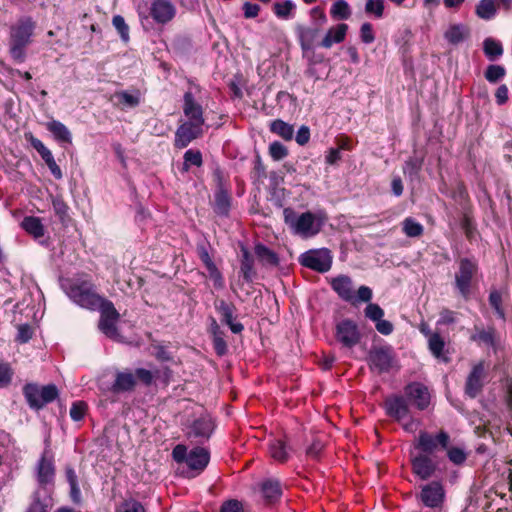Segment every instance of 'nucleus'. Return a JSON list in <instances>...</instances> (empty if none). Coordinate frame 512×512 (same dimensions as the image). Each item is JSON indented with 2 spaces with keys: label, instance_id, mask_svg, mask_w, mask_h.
<instances>
[{
  "label": "nucleus",
  "instance_id": "nucleus-1",
  "mask_svg": "<svg viewBox=\"0 0 512 512\" xmlns=\"http://www.w3.org/2000/svg\"><path fill=\"white\" fill-rule=\"evenodd\" d=\"M65 294L78 306L96 311L107 299L98 295L94 285L87 280L68 279L61 283Z\"/></svg>",
  "mask_w": 512,
  "mask_h": 512
},
{
  "label": "nucleus",
  "instance_id": "nucleus-2",
  "mask_svg": "<svg viewBox=\"0 0 512 512\" xmlns=\"http://www.w3.org/2000/svg\"><path fill=\"white\" fill-rule=\"evenodd\" d=\"M36 24L31 17H22L10 29L9 53L18 64L26 60V48L32 41Z\"/></svg>",
  "mask_w": 512,
  "mask_h": 512
},
{
  "label": "nucleus",
  "instance_id": "nucleus-3",
  "mask_svg": "<svg viewBox=\"0 0 512 512\" xmlns=\"http://www.w3.org/2000/svg\"><path fill=\"white\" fill-rule=\"evenodd\" d=\"M173 460L177 463H185L190 469V477L200 474L210 461V453L206 448L194 447L190 451L182 444L176 445L172 450Z\"/></svg>",
  "mask_w": 512,
  "mask_h": 512
},
{
  "label": "nucleus",
  "instance_id": "nucleus-4",
  "mask_svg": "<svg viewBox=\"0 0 512 512\" xmlns=\"http://www.w3.org/2000/svg\"><path fill=\"white\" fill-rule=\"evenodd\" d=\"M177 14V8L171 0H152L147 12L138 10V16L143 27L150 24V20L158 25L170 23Z\"/></svg>",
  "mask_w": 512,
  "mask_h": 512
},
{
  "label": "nucleus",
  "instance_id": "nucleus-5",
  "mask_svg": "<svg viewBox=\"0 0 512 512\" xmlns=\"http://www.w3.org/2000/svg\"><path fill=\"white\" fill-rule=\"evenodd\" d=\"M312 23L309 25H297L296 32L298 34L304 57L310 59L314 53V49L319 45L320 39V6H316L310 10Z\"/></svg>",
  "mask_w": 512,
  "mask_h": 512
},
{
  "label": "nucleus",
  "instance_id": "nucleus-6",
  "mask_svg": "<svg viewBox=\"0 0 512 512\" xmlns=\"http://www.w3.org/2000/svg\"><path fill=\"white\" fill-rule=\"evenodd\" d=\"M458 269L454 276V286L459 295L468 300L471 295L473 279L478 272L477 261L471 258H460L457 262Z\"/></svg>",
  "mask_w": 512,
  "mask_h": 512
},
{
  "label": "nucleus",
  "instance_id": "nucleus-7",
  "mask_svg": "<svg viewBox=\"0 0 512 512\" xmlns=\"http://www.w3.org/2000/svg\"><path fill=\"white\" fill-rule=\"evenodd\" d=\"M283 217L285 224L296 235L304 238H309L317 234L314 228L315 217L311 212L298 214L292 208H285L283 210Z\"/></svg>",
  "mask_w": 512,
  "mask_h": 512
},
{
  "label": "nucleus",
  "instance_id": "nucleus-8",
  "mask_svg": "<svg viewBox=\"0 0 512 512\" xmlns=\"http://www.w3.org/2000/svg\"><path fill=\"white\" fill-rule=\"evenodd\" d=\"M23 394L30 408L39 410L58 397V389L54 384L38 386L28 383L23 388Z\"/></svg>",
  "mask_w": 512,
  "mask_h": 512
},
{
  "label": "nucleus",
  "instance_id": "nucleus-9",
  "mask_svg": "<svg viewBox=\"0 0 512 512\" xmlns=\"http://www.w3.org/2000/svg\"><path fill=\"white\" fill-rule=\"evenodd\" d=\"M97 310L100 312L98 324L99 330L108 338L118 340L121 336L117 328V322L120 318L119 312L114 304L107 300Z\"/></svg>",
  "mask_w": 512,
  "mask_h": 512
},
{
  "label": "nucleus",
  "instance_id": "nucleus-10",
  "mask_svg": "<svg viewBox=\"0 0 512 512\" xmlns=\"http://www.w3.org/2000/svg\"><path fill=\"white\" fill-rule=\"evenodd\" d=\"M395 363L393 349L389 346L374 347L368 355V364L372 371L387 373Z\"/></svg>",
  "mask_w": 512,
  "mask_h": 512
},
{
  "label": "nucleus",
  "instance_id": "nucleus-11",
  "mask_svg": "<svg viewBox=\"0 0 512 512\" xmlns=\"http://www.w3.org/2000/svg\"><path fill=\"white\" fill-rule=\"evenodd\" d=\"M487 373L483 361L475 364L468 374L465 382L464 392L471 398H476L483 390Z\"/></svg>",
  "mask_w": 512,
  "mask_h": 512
},
{
  "label": "nucleus",
  "instance_id": "nucleus-12",
  "mask_svg": "<svg viewBox=\"0 0 512 512\" xmlns=\"http://www.w3.org/2000/svg\"><path fill=\"white\" fill-rule=\"evenodd\" d=\"M449 444V435L445 431L439 432L433 436L427 432H420L415 448L419 449L422 453L430 455L433 454L440 446L446 449Z\"/></svg>",
  "mask_w": 512,
  "mask_h": 512
},
{
  "label": "nucleus",
  "instance_id": "nucleus-13",
  "mask_svg": "<svg viewBox=\"0 0 512 512\" xmlns=\"http://www.w3.org/2000/svg\"><path fill=\"white\" fill-rule=\"evenodd\" d=\"M214 428L212 418L209 415H202L192 422L187 435L189 438L195 439L197 443H203L210 438Z\"/></svg>",
  "mask_w": 512,
  "mask_h": 512
},
{
  "label": "nucleus",
  "instance_id": "nucleus-14",
  "mask_svg": "<svg viewBox=\"0 0 512 512\" xmlns=\"http://www.w3.org/2000/svg\"><path fill=\"white\" fill-rule=\"evenodd\" d=\"M404 394L408 403H413L419 410H425L430 404V393L422 383H409L404 388Z\"/></svg>",
  "mask_w": 512,
  "mask_h": 512
},
{
  "label": "nucleus",
  "instance_id": "nucleus-15",
  "mask_svg": "<svg viewBox=\"0 0 512 512\" xmlns=\"http://www.w3.org/2000/svg\"><path fill=\"white\" fill-rule=\"evenodd\" d=\"M26 140L30 143V145L39 153L45 164L48 166L51 174L56 179H61L63 177L62 171L58 164L56 163L52 152L44 145V143L33 136L32 133L25 134Z\"/></svg>",
  "mask_w": 512,
  "mask_h": 512
},
{
  "label": "nucleus",
  "instance_id": "nucleus-16",
  "mask_svg": "<svg viewBox=\"0 0 512 512\" xmlns=\"http://www.w3.org/2000/svg\"><path fill=\"white\" fill-rule=\"evenodd\" d=\"M420 499L429 508L441 507L445 499V491L440 482L433 481L421 489Z\"/></svg>",
  "mask_w": 512,
  "mask_h": 512
},
{
  "label": "nucleus",
  "instance_id": "nucleus-17",
  "mask_svg": "<svg viewBox=\"0 0 512 512\" xmlns=\"http://www.w3.org/2000/svg\"><path fill=\"white\" fill-rule=\"evenodd\" d=\"M360 332L357 325L349 319L338 323L336 338L345 347L352 348L360 341Z\"/></svg>",
  "mask_w": 512,
  "mask_h": 512
},
{
  "label": "nucleus",
  "instance_id": "nucleus-18",
  "mask_svg": "<svg viewBox=\"0 0 512 512\" xmlns=\"http://www.w3.org/2000/svg\"><path fill=\"white\" fill-rule=\"evenodd\" d=\"M183 113L187 117V122H192L198 125H204L203 107L195 99L192 90H188L183 96Z\"/></svg>",
  "mask_w": 512,
  "mask_h": 512
},
{
  "label": "nucleus",
  "instance_id": "nucleus-19",
  "mask_svg": "<svg viewBox=\"0 0 512 512\" xmlns=\"http://www.w3.org/2000/svg\"><path fill=\"white\" fill-rule=\"evenodd\" d=\"M202 126L192 123L184 122L175 132V147L182 149L187 147L194 139L202 134Z\"/></svg>",
  "mask_w": 512,
  "mask_h": 512
},
{
  "label": "nucleus",
  "instance_id": "nucleus-20",
  "mask_svg": "<svg viewBox=\"0 0 512 512\" xmlns=\"http://www.w3.org/2000/svg\"><path fill=\"white\" fill-rule=\"evenodd\" d=\"M214 307L221 315L222 323L226 324L232 333L240 334L244 330L242 323L234 321V313L236 311L234 304L227 303L225 300H217L214 303Z\"/></svg>",
  "mask_w": 512,
  "mask_h": 512
},
{
  "label": "nucleus",
  "instance_id": "nucleus-21",
  "mask_svg": "<svg viewBox=\"0 0 512 512\" xmlns=\"http://www.w3.org/2000/svg\"><path fill=\"white\" fill-rule=\"evenodd\" d=\"M413 473L421 480L429 479L436 471V463L426 454H419L411 458Z\"/></svg>",
  "mask_w": 512,
  "mask_h": 512
},
{
  "label": "nucleus",
  "instance_id": "nucleus-22",
  "mask_svg": "<svg viewBox=\"0 0 512 512\" xmlns=\"http://www.w3.org/2000/svg\"><path fill=\"white\" fill-rule=\"evenodd\" d=\"M387 415L398 422H402L409 416L408 401L404 396H392L385 400Z\"/></svg>",
  "mask_w": 512,
  "mask_h": 512
},
{
  "label": "nucleus",
  "instance_id": "nucleus-23",
  "mask_svg": "<svg viewBox=\"0 0 512 512\" xmlns=\"http://www.w3.org/2000/svg\"><path fill=\"white\" fill-rule=\"evenodd\" d=\"M46 129L62 147L72 144V134L62 122L58 120L49 121L46 124Z\"/></svg>",
  "mask_w": 512,
  "mask_h": 512
},
{
  "label": "nucleus",
  "instance_id": "nucleus-24",
  "mask_svg": "<svg viewBox=\"0 0 512 512\" xmlns=\"http://www.w3.org/2000/svg\"><path fill=\"white\" fill-rule=\"evenodd\" d=\"M55 476V468L52 458H47V451H44L37 465V479L42 485L49 484Z\"/></svg>",
  "mask_w": 512,
  "mask_h": 512
},
{
  "label": "nucleus",
  "instance_id": "nucleus-25",
  "mask_svg": "<svg viewBox=\"0 0 512 512\" xmlns=\"http://www.w3.org/2000/svg\"><path fill=\"white\" fill-rule=\"evenodd\" d=\"M333 290L345 301H352L354 295L352 292V281L346 275H340L331 280Z\"/></svg>",
  "mask_w": 512,
  "mask_h": 512
},
{
  "label": "nucleus",
  "instance_id": "nucleus-26",
  "mask_svg": "<svg viewBox=\"0 0 512 512\" xmlns=\"http://www.w3.org/2000/svg\"><path fill=\"white\" fill-rule=\"evenodd\" d=\"M470 339L478 344H484L488 347L496 348L498 337L496 329L489 326L487 329L475 327V333L471 335Z\"/></svg>",
  "mask_w": 512,
  "mask_h": 512
},
{
  "label": "nucleus",
  "instance_id": "nucleus-27",
  "mask_svg": "<svg viewBox=\"0 0 512 512\" xmlns=\"http://www.w3.org/2000/svg\"><path fill=\"white\" fill-rule=\"evenodd\" d=\"M347 31L348 25L345 23H340L331 27L322 38V47L330 48L333 44L343 42Z\"/></svg>",
  "mask_w": 512,
  "mask_h": 512
},
{
  "label": "nucleus",
  "instance_id": "nucleus-28",
  "mask_svg": "<svg viewBox=\"0 0 512 512\" xmlns=\"http://www.w3.org/2000/svg\"><path fill=\"white\" fill-rule=\"evenodd\" d=\"M272 10L278 19L287 21L295 17L296 4L292 0H276Z\"/></svg>",
  "mask_w": 512,
  "mask_h": 512
},
{
  "label": "nucleus",
  "instance_id": "nucleus-29",
  "mask_svg": "<svg viewBox=\"0 0 512 512\" xmlns=\"http://www.w3.org/2000/svg\"><path fill=\"white\" fill-rule=\"evenodd\" d=\"M242 257L240 263V273L243 279L250 283L253 281L256 272L254 270V258L246 247L241 248Z\"/></svg>",
  "mask_w": 512,
  "mask_h": 512
},
{
  "label": "nucleus",
  "instance_id": "nucleus-30",
  "mask_svg": "<svg viewBox=\"0 0 512 512\" xmlns=\"http://www.w3.org/2000/svg\"><path fill=\"white\" fill-rule=\"evenodd\" d=\"M231 198L226 189L220 186L214 194V211L221 216H227L230 211Z\"/></svg>",
  "mask_w": 512,
  "mask_h": 512
},
{
  "label": "nucleus",
  "instance_id": "nucleus-31",
  "mask_svg": "<svg viewBox=\"0 0 512 512\" xmlns=\"http://www.w3.org/2000/svg\"><path fill=\"white\" fill-rule=\"evenodd\" d=\"M349 149L350 146L348 138L338 139L336 146L329 148V150L327 151V154L325 156V163L331 166L338 165L342 159L343 151Z\"/></svg>",
  "mask_w": 512,
  "mask_h": 512
},
{
  "label": "nucleus",
  "instance_id": "nucleus-32",
  "mask_svg": "<svg viewBox=\"0 0 512 512\" xmlns=\"http://www.w3.org/2000/svg\"><path fill=\"white\" fill-rule=\"evenodd\" d=\"M135 376L131 372H117L115 381L111 387L114 393L131 391L135 387Z\"/></svg>",
  "mask_w": 512,
  "mask_h": 512
},
{
  "label": "nucleus",
  "instance_id": "nucleus-33",
  "mask_svg": "<svg viewBox=\"0 0 512 512\" xmlns=\"http://www.w3.org/2000/svg\"><path fill=\"white\" fill-rule=\"evenodd\" d=\"M140 91L133 90L132 92L123 90L114 93L113 97L117 100V103L126 108H134L140 104Z\"/></svg>",
  "mask_w": 512,
  "mask_h": 512
},
{
  "label": "nucleus",
  "instance_id": "nucleus-34",
  "mask_svg": "<svg viewBox=\"0 0 512 512\" xmlns=\"http://www.w3.org/2000/svg\"><path fill=\"white\" fill-rule=\"evenodd\" d=\"M269 129L285 141H291L294 138V127L281 119L273 120Z\"/></svg>",
  "mask_w": 512,
  "mask_h": 512
},
{
  "label": "nucleus",
  "instance_id": "nucleus-35",
  "mask_svg": "<svg viewBox=\"0 0 512 512\" xmlns=\"http://www.w3.org/2000/svg\"><path fill=\"white\" fill-rule=\"evenodd\" d=\"M22 228L32 235L35 239H39L44 236V226L38 217L27 216L21 222Z\"/></svg>",
  "mask_w": 512,
  "mask_h": 512
},
{
  "label": "nucleus",
  "instance_id": "nucleus-36",
  "mask_svg": "<svg viewBox=\"0 0 512 512\" xmlns=\"http://www.w3.org/2000/svg\"><path fill=\"white\" fill-rule=\"evenodd\" d=\"M444 36L449 43L457 45L469 36V29L463 24H455L450 26Z\"/></svg>",
  "mask_w": 512,
  "mask_h": 512
},
{
  "label": "nucleus",
  "instance_id": "nucleus-37",
  "mask_svg": "<svg viewBox=\"0 0 512 512\" xmlns=\"http://www.w3.org/2000/svg\"><path fill=\"white\" fill-rule=\"evenodd\" d=\"M270 454L273 459L285 462L289 457L290 448L282 439H273L269 445Z\"/></svg>",
  "mask_w": 512,
  "mask_h": 512
},
{
  "label": "nucleus",
  "instance_id": "nucleus-38",
  "mask_svg": "<svg viewBox=\"0 0 512 512\" xmlns=\"http://www.w3.org/2000/svg\"><path fill=\"white\" fill-rule=\"evenodd\" d=\"M264 498L270 502L277 500L282 493L281 484L278 480L268 479L261 485Z\"/></svg>",
  "mask_w": 512,
  "mask_h": 512
},
{
  "label": "nucleus",
  "instance_id": "nucleus-39",
  "mask_svg": "<svg viewBox=\"0 0 512 512\" xmlns=\"http://www.w3.org/2000/svg\"><path fill=\"white\" fill-rule=\"evenodd\" d=\"M483 51L490 61H494L503 54V47L500 41L487 37L483 41Z\"/></svg>",
  "mask_w": 512,
  "mask_h": 512
},
{
  "label": "nucleus",
  "instance_id": "nucleus-40",
  "mask_svg": "<svg viewBox=\"0 0 512 512\" xmlns=\"http://www.w3.org/2000/svg\"><path fill=\"white\" fill-rule=\"evenodd\" d=\"M422 165L423 158L411 156L404 162L403 173L406 177L413 181L418 177L419 172L422 169Z\"/></svg>",
  "mask_w": 512,
  "mask_h": 512
},
{
  "label": "nucleus",
  "instance_id": "nucleus-41",
  "mask_svg": "<svg viewBox=\"0 0 512 512\" xmlns=\"http://www.w3.org/2000/svg\"><path fill=\"white\" fill-rule=\"evenodd\" d=\"M302 266L320 272V250H309L299 257Z\"/></svg>",
  "mask_w": 512,
  "mask_h": 512
},
{
  "label": "nucleus",
  "instance_id": "nucleus-42",
  "mask_svg": "<svg viewBox=\"0 0 512 512\" xmlns=\"http://www.w3.org/2000/svg\"><path fill=\"white\" fill-rule=\"evenodd\" d=\"M497 12V7L494 0H480L476 6V15L484 20L492 19Z\"/></svg>",
  "mask_w": 512,
  "mask_h": 512
},
{
  "label": "nucleus",
  "instance_id": "nucleus-43",
  "mask_svg": "<svg viewBox=\"0 0 512 512\" xmlns=\"http://www.w3.org/2000/svg\"><path fill=\"white\" fill-rule=\"evenodd\" d=\"M255 254L263 264L272 266L278 264L279 259L276 253H274L264 244L259 243L255 246Z\"/></svg>",
  "mask_w": 512,
  "mask_h": 512
},
{
  "label": "nucleus",
  "instance_id": "nucleus-44",
  "mask_svg": "<svg viewBox=\"0 0 512 512\" xmlns=\"http://www.w3.org/2000/svg\"><path fill=\"white\" fill-rule=\"evenodd\" d=\"M330 14L335 20H347L351 16V9L345 0H338L332 5Z\"/></svg>",
  "mask_w": 512,
  "mask_h": 512
},
{
  "label": "nucleus",
  "instance_id": "nucleus-45",
  "mask_svg": "<svg viewBox=\"0 0 512 512\" xmlns=\"http://www.w3.org/2000/svg\"><path fill=\"white\" fill-rule=\"evenodd\" d=\"M402 230L408 237H420L423 234V226L411 217L405 218L402 222Z\"/></svg>",
  "mask_w": 512,
  "mask_h": 512
},
{
  "label": "nucleus",
  "instance_id": "nucleus-46",
  "mask_svg": "<svg viewBox=\"0 0 512 512\" xmlns=\"http://www.w3.org/2000/svg\"><path fill=\"white\" fill-rule=\"evenodd\" d=\"M183 170L188 171L190 166L200 167L203 163L202 154L199 150L188 149L184 153Z\"/></svg>",
  "mask_w": 512,
  "mask_h": 512
},
{
  "label": "nucleus",
  "instance_id": "nucleus-47",
  "mask_svg": "<svg viewBox=\"0 0 512 512\" xmlns=\"http://www.w3.org/2000/svg\"><path fill=\"white\" fill-rule=\"evenodd\" d=\"M489 304L494 309L496 315L503 321L506 320V314L502 306V295L497 290H492L489 294Z\"/></svg>",
  "mask_w": 512,
  "mask_h": 512
},
{
  "label": "nucleus",
  "instance_id": "nucleus-48",
  "mask_svg": "<svg viewBox=\"0 0 512 512\" xmlns=\"http://www.w3.org/2000/svg\"><path fill=\"white\" fill-rule=\"evenodd\" d=\"M506 74V70L501 65H489L485 71V78L490 83H496Z\"/></svg>",
  "mask_w": 512,
  "mask_h": 512
},
{
  "label": "nucleus",
  "instance_id": "nucleus-49",
  "mask_svg": "<svg viewBox=\"0 0 512 512\" xmlns=\"http://www.w3.org/2000/svg\"><path fill=\"white\" fill-rule=\"evenodd\" d=\"M429 349L436 358H440L445 346L444 340L438 333H434L429 337Z\"/></svg>",
  "mask_w": 512,
  "mask_h": 512
},
{
  "label": "nucleus",
  "instance_id": "nucleus-50",
  "mask_svg": "<svg viewBox=\"0 0 512 512\" xmlns=\"http://www.w3.org/2000/svg\"><path fill=\"white\" fill-rule=\"evenodd\" d=\"M269 155L274 161H280L287 157V147L279 141H274L269 145Z\"/></svg>",
  "mask_w": 512,
  "mask_h": 512
},
{
  "label": "nucleus",
  "instance_id": "nucleus-51",
  "mask_svg": "<svg viewBox=\"0 0 512 512\" xmlns=\"http://www.w3.org/2000/svg\"><path fill=\"white\" fill-rule=\"evenodd\" d=\"M115 512H146V510L139 501L130 498L117 506Z\"/></svg>",
  "mask_w": 512,
  "mask_h": 512
},
{
  "label": "nucleus",
  "instance_id": "nucleus-52",
  "mask_svg": "<svg viewBox=\"0 0 512 512\" xmlns=\"http://www.w3.org/2000/svg\"><path fill=\"white\" fill-rule=\"evenodd\" d=\"M114 28L120 35L124 42L129 41V26L126 24L125 19L121 15H115L112 19Z\"/></svg>",
  "mask_w": 512,
  "mask_h": 512
},
{
  "label": "nucleus",
  "instance_id": "nucleus-53",
  "mask_svg": "<svg viewBox=\"0 0 512 512\" xmlns=\"http://www.w3.org/2000/svg\"><path fill=\"white\" fill-rule=\"evenodd\" d=\"M365 12L374 15L376 18H381L384 13V0H367Z\"/></svg>",
  "mask_w": 512,
  "mask_h": 512
},
{
  "label": "nucleus",
  "instance_id": "nucleus-54",
  "mask_svg": "<svg viewBox=\"0 0 512 512\" xmlns=\"http://www.w3.org/2000/svg\"><path fill=\"white\" fill-rule=\"evenodd\" d=\"M49 507V499L40 498L39 493H35L32 503L27 508L26 512H47Z\"/></svg>",
  "mask_w": 512,
  "mask_h": 512
},
{
  "label": "nucleus",
  "instance_id": "nucleus-55",
  "mask_svg": "<svg viewBox=\"0 0 512 512\" xmlns=\"http://www.w3.org/2000/svg\"><path fill=\"white\" fill-rule=\"evenodd\" d=\"M52 206L55 214L59 217V219L64 222L68 217L69 207L60 197L53 198Z\"/></svg>",
  "mask_w": 512,
  "mask_h": 512
},
{
  "label": "nucleus",
  "instance_id": "nucleus-56",
  "mask_svg": "<svg viewBox=\"0 0 512 512\" xmlns=\"http://www.w3.org/2000/svg\"><path fill=\"white\" fill-rule=\"evenodd\" d=\"M447 456L449 460L455 465L463 464L467 459L465 451L458 447H452L448 450Z\"/></svg>",
  "mask_w": 512,
  "mask_h": 512
},
{
  "label": "nucleus",
  "instance_id": "nucleus-57",
  "mask_svg": "<svg viewBox=\"0 0 512 512\" xmlns=\"http://www.w3.org/2000/svg\"><path fill=\"white\" fill-rule=\"evenodd\" d=\"M364 312L365 316L374 322L379 321L384 316L383 309L375 303H369Z\"/></svg>",
  "mask_w": 512,
  "mask_h": 512
},
{
  "label": "nucleus",
  "instance_id": "nucleus-58",
  "mask_svg": "<svg viewBox=\"0 0 512 512\" xmlns=\"http://www.w3.org/2000/svg\"><path fill=\"white\" fill-rule=\"evenodd\" d=\"M33 335V329L29 324H22L18 327L16 341L19 343H27Z\"/></svg>",
  "mask_w": 512,
  "mask_h": 512
},
{
  "label": "nucleus",
  "instance_id": "nucleus-59",
  "mask_svg": "<svg viewBox=\"0 0 512 512\" xmlns=\"http://www.w3.org/2000/svg\"><path fill=\"white\" fill-rule=\"evenodd\" d=\"M133 375L135 376V381L139 380L146 386L151 385L154 379L152 372L144 368H137Z\"/></svg>",
  "mask_w": 512,
  "mask_h": 512
},
{
  "label": "nucleus",
  "instance_id": "nucleus-60",
  "mask_svg": "<svg viewBox=\"0 0 512 512\" xmlns=\"http://www.w3.org/2000/svg\"><path fill=\"white\" fill-rule=\"evenodd\" d=\"M360 38L362 42H364L365 44H370L374 42L375 35L373 32V27L370 23L366 22L361 25Z\"/></svg>",
  "mask_w": 512,
  "mask_h": 512
},
{
  "label": "nucleus",
  "instance_id": "nucleus-61",
  "mask_svg": "<svg viewBox=\"0 0 512 512\" xmlns=\"http://www.w3.org/2000/svg\"><path fill=\"white\" fill-rule=\"evenodd\" d=\"M220 512H244V508L240 501L230 499L222 503Z\"/></svg>",
  "mask_w": 512,
  "mask_h": 512
},
{
  "label": "nucleus",
  "instance_id": "nucleus-62",
  "mask_svg": "<svg viewBox=\"0 0 512 512\" xmlns=\"http://www.w3.org/2000/svg\"><path fill=\"white\" fill-rule=\"evenodd\" d=\"M86 405L83 402H74L70 408V417L74 421H80L84 418Z\"/></svg>",
  "mask_w": 512,
  "mask_h": 512
},
{
  "label": "nucleus",
  "instance_id": "nucleus-63",
  "mask_svg": "<svg viewBox=\"0 0 512 512\" xmlns=\"http://www.w3.org/2000/svg\"><path fill=\"white\" fill-rule=\"evenodd\" d=\"M309 140L310 129L307 126L302 125L295 135V141L297 142L298 145L304 146L309 142Z\"/></svg>",
  "mask_w": 512,
  "mask_h": 512
},
{
  "label": "nucleus",
  "instance_id": "nucleus-64",
  "mask_svg": "<svg viewBox=\"0 0 512 512\" xmlns=\"http://www.w3.org/2000/svg\"><path fill=\"white\" fill-rule=\"evenodd\" d=\"M372 298V290L367 286H361L357 291V296L351 301L353 304L356 302H369Z\"/></svg>",
  "mask_w": 512,
  "mask_h": 512
}]
</instances>
